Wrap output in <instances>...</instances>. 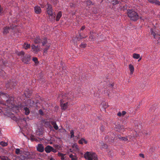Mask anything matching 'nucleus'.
<instances>
[{
	"label": "nucleus",
	"mask_w": 160,
	"mask_h": 160,
	"mask_svg": "<svg viewBox=\"0 0 160 160\" xmlns=\"http://www.w3.org/2000/svg\"><path fill=\"white\" fill-rule=\"evenodd\" d=\"M59 98H61L60 101L61 107L62 109L63 110L66 109L68 107V102H65L66 99H67L68 100H69V101H72V98H70L67 94L64 95L63 94L60 95L59 96Z\"/></svg>",
	"instance_id": "f257e3e1"
},
{
	"label": "nucleus",
	"mask_w": 160,
	"mask_h": 160,
	"mask_svg": "<svg viewBox=\"0 0 160 160\" xmlns=\"http://www.w3.org/2000/svg\"><path fill=\"white\" fill-rule=\"evenodd\" d=\"M127 11L128 16L131 20L136 21L138 19L139 16L136 12L130 9H128Z\"/></svg>",
	"instance_id": "f03ea898"
},
{
	"label": "nucleus",
	"mask_w": 160,
	"mask_h": 160,
	"mask_svg": "<svg viewBox=\"0 0 160 160\" xmlns=\"http://www.w3.org/2000/svg\"><path fill=\"white\" fill-rule=\"evenodd\" d=\"M84 158L88 160H97V156L94 152H86L84 154Z\"/></svg>",
	"instance_id": "7ed1b4c3"
},
{
	"label": "nucleus",
	"mask_w": 160,
	"mask_h": 160,
	"mask_svg": "<svg viewBox=\"0 0 160 160\" xmlns=\"http://www.w3.org/2000/svg\"><path fill=\"white\" fill-rule=\"evenodd\" d=\"M151 34L156 39H160V31L155 28L151 29Z\"/></svg>",
	"instance_id": "20e7f679"
},
{
	"label": "nucleus",
	"mask_w": 160,
	"mask_h": 160,
	"mask_svg": "<svg viewBox=\"0 0 160 160\" xmlns=\"http://www.w3.org/2000/svg\"><path fill=\"white\" fill-rule=\"evenodd\" d=\"M34 42L36 43H42L43 45H44L47 42V40L46 38H45L40 39L39 37H37L34 38Z\"/></svg>",
	"instance_id": "39448f33"
},
{
	"label": "nucleus",
	"mask_w": 160,
	"mask_h": 160,
	"mask_svg": "<svg viewBox=\"0 0 160 160\" xmlns=\"http://www.w3.org/2000/svg\"><path fill=\"white\" fill-rule=\"evenodd\" d=\"M45 7L46 8V11L48 14H52V13H53L52 6L48 3H47Z\"/></svg>",
	"instance_id": "423d86ee"
},
{
	"label": "nucleus",
	"mask_w": 160,
	"mask_h": 160,
	"mask_svg": "<svg viewBox=\"0 0 160 160\" xmlns=\"http://www.w3.org/2000/svg\"><path fill=\"white\" fill-rule=\"evenodd\" d=\"M30 59V56L29 55H26L22 58V60L24 63L28 64Z\"/></svg>",
	"instance_id": "0eeeda50"
},
{
	"label": "nucleus",
	"mask_w": 160,
	"mask_h": 160,
	"mask_svg": "<svg viewBox=\"0 0 160 160\" xmlns=\"http://www.w3.org/2000/svg\"><path fill=\"white\" fill-rule=\"evenodd\" d=\"M40 50V48L38 46L33 45L32 46V51L34 53H37Z\"/></svg>",
	"instance_id": "6e6552de"
},
{
	"label": "nucleus",
	"mask_w": 160,
	"mask_h": 160,
	"mask_svg": "<svg viewBox=\"0 0 160 160\" xmlns=\"http://www.w3.org/2000/svg\"><path fill=\"white\" fill-rule=\"evenodd\" d=\"M37 149L38 151L40 152H43L44 150L43 145L41 144H38L37 147Z\"/></svg>",
	"instance_id": "1a4fd4ad"
},
{
	"label": "nucleus",
	"mask_w": 160,
	"mask_h": 160,
	"mask_svg": "<svg viewBox=\"0 0 160 160\" xmlns=\"http://www.w3.org/2000/svg\"><path fill=\"white\" fill-rule=\"evenodd\" d=\"M14 28L13 27L11 26L10 28L9 27L6 26L3 29V33L4 34H7L8 32L11 29L13 30Z\"/></svg>",
	"instance_id": "9d476101"
},
{
	"label": "nucleus",
	"mask_w": 160,
	"mask_h": 160,
	"mask_svg": "<svg viewBox=\"0 0 160 160\" xmlns=\"http://www.w3.org/2000/svg\"><path fill=\"white\" fill-rule=\"evenodd\" d=\"M16 85V83L14 82H11V81L10 82L7 84L6 85L7 87L8 88L9 87L10 88L13 87L14 86H15Z\"/></svg>",
	"instance_id": "9b49d317"
},
{
	"label": "nucleus",
	"mask_w": 160,
	"mask_h": 160,
	"mask_svg": "<svg viewBox=\"0 0 160 160\" xmlns=\"http://www.w3.org/2000/svg\"><path fill=\"white\" fill-rule=\"evenodd\" d=\"M148 1L152 4H154L156 5L160 6V2L157 0H148Z\"/></svg>",
	"instance_id": "f8f14e48"
},
{
	"label": "nucleus",
	"mask_w": 160,
	"mask_h": 160,
	"mask_svg": "<svg viewBox=\"0 0 160 160\" xmlns=\"http://www.w3.org/2000/svg\"><path fill=\"white\" fill-rule=\"evenodd\" d=\"M34 11L35 13L37 14H40L41 12V8L39 6H36L34 7Z\"/></svg>",
	"instance_id": "ddd939ff"
},
{
	"label": "nucleus",
	"mask_w": 160,
	"mask_h": 160,
	"mask_svg": "<svg viewBox=\"0 0 160 160\" xmlns=\"http://www.w3.org/2000/svg\"><path fill=\"white\" fill-rule=\"evenodd\" d=\"M52 148V147L49 145H48L45 148V151L46 153H49L51 152Z\"/></svg>",
	"instance_id": "4468645a"
},
{
	"label": "nucleus",
	"mask_w": 160,
	"mask_h": 160,
	"mask_svg": "<svg viewBox=\"0 0 160 160\" xmlns=\"http://www.w3.org/2000/svg\"><path fill=\"white\" fill-rule=\"evenodd\" d=\"M49 15V19L50 21H53L55 20V13H52L51 14H48Z\"/></svg>",
	"instance_id": "2eb2a0df"
},
{
	"label": "nucleus",
	"mask_w": 160,
	"mask_h": 160,
	"mask_svg": "<svg viewBox=\"0 0 160 160\" xmlns=\"http://www.w3.org/2000/svg\"><path fill=\"white\" fill-rule=\"evenodd\" d=\"M13 98H9L7 100H6V104H7V105L9 106V105H10V104L12 105L13 102Z\"/></svg>",
	"instance_id": "dca6fc26"
},
{
	"label": "nucleus",
	"mask_w": 160,
	"mask_h": 160,
	"mask_svg": "<svg viewBox=\"0 0 160 160\" xmlns=\"http://www.w3.org/2000/svg\"><path fill=\"white\" fill-rule=\"evenodd\" d=\"M62 16V13L61 11H59L57 13L56 17V21H58Z\"/></svg>",
	"instance_id": "f3484780"
},
{
	"label": "nucleus",
	"mask_w": 160,
	"mask_h": 160,
	"mask_svg": "<svg viewBox=\"0 0 160 160\" xmlns=\"http://www.w3.org/2000/svg\"><path fill=\"white\" fill-rule=\"evenodd\" d=\"M69 157L71 158V160H78V158L75 154L74 155L70 154L69 155Z\"/></svg>",
	"instance_id": "a211bd4d"
},
{
	"label": "nucleus",
	"mask_w": 160,
	"mask_h": 160,
	"mask_svg": "<svg viewBox=\"0 0 160 160\" xmlns=\"http://www.w3.org/2000/svg\"><path fill=\"white\" fill-rule=\"evenodd\" d=\"M34 102L31 99H28L27 100V103L30 107L33 106L34 103Z\"/></svg>",
	"instance_id": "6ab92c4d"
},
{
	"label": "nucleus",
	"mask_w": 160,
	"mask_h": 160,
	"mask_svg": "<svg viewBox=\"0 0 160 160\" xmlns=\"http://www.w3.org/2000/svg\"><path fill=\"white\" fill-rule=\"evenodd\" d=\"M51 124L53 126L54 128L56 130L58 129V126L57 125L56 122L55 121H52L51 122Z\"/></svg>",
	"instance_id": "aec40b11"
},
{
	"label": "nucleus",
	"mask_w": 160,
	"mask_h": 160,
	"mask_svg": "<svg viewBox=\"0 0 160 160\" xmlns=\"http://www.w3.org/2000/svg\"><path fill=\"white\" fill-rule=\"evenodd\" d=\"M129 68L130 71V74H132L134 70L133 65L131 64H129Z\"/></svg>",
	"instance_id": "412c9836"
},
{
	"label": "nucleus",
	"mask_w": 160,
	"mask_h": 160,
	"mask_svg": "<svg viewBox=\"0 0 160 160\" xmlns=\"http://www.w3.org/2000/svg\"><path fill=\"white\" fill-rule=\"evenodd\" d=\"M30 44L25 43L22 46L23 48L25 49H27L30 48Z\"/></svg>",
	"instance_id": "4be33fe9"
},
{
	"label": "nucleus",
	"mask_w": 160,
	"mask_h": 160,
	"mask_svg": "<svg viewBox=\"0 0 160 160\" xmlns=\"http://www.w3.org/2000/svg\"><path fill=\"white\" fill-rule=\"evenodd\" d=\"M24 110L25 111V114L27 115H28L30 113V111L28 108L27 107H24Z\"/></svg>",
	"instance_id": "5701e85b"
},
{
	"label": "nucleus",
	"mask_w": 160,
	"mask_h": 160,
	"mask_svg": "<svg viewBox=\"0 0 160 160\" xmlns=\"http://www.w3.org/2000/svg\"><path fill=\"white\" fill-rule=\"evenodd\" d=\"M78 142L80 144H82L84 143L85 144H86L87 143V142L84 139L82 138Z\"/></svg>",
	"instance_id": "b1692460"
},
{
	"label": "nucleus",
	"mask_w": 160,
	"mask_h": 160,
	"mask_svg": "<svg viewBox=\"0 0 160 160\" xmlns=\"http://www.w3.org/2000/svg\"><path fill=\"white\" fill-rule=\"evenodd\" d=\"M132 57L133 58L138 59L140 58V55L139 54L134 53L133 54Z\"/></svg>",
	"instance_id": "393cba45"
},
{
	"label": "nucleus",
	"mask_w": 160,
	"mask_h": 160,
	"mask_svg": "<svg viewBox=\"0 0 160 160\" xmlns=\"http://www.w3.org/2000/svg\"><path fill=\"white\" fill-rule=\"evenodd\" d=\"M94 34V33L93 32H91L90 33V35L89 36V39L91 40H93L94 38V36L93 34Z\"/></svg>",
	"instance_id": "a878e982"
},
{
	"label": "nucleus",
	"mask_w": 160,
	"mask_h": 160,
	"mask_svg": "<svg viewBox=\"0 0 160 160\" xmlns=\"http://www.w3.org/2000/svg\"><path fill=\"white\" fill-rule=\"evenodd\" d=\"M84 4H87V5L88 6H89L92 4V2L90 0H88L87 2H85L84 3Z\"/></svg>",
	"instance_id": "bb28decb"
},
{
	"label": "nucleus",
	"mask_w": 160,
	"mask_h": 160,
	"mask_svg": "<svg viewBox=\"0 0 160 160\" xmlns=\"http://www.w3.org/2000/svg\"><path fill=\"white\" fill-rule=\"evenodd\" d=\"M111 136H112V137H111V138H109V142H112L114 140V137H113V136H114V135L113 133H112L111 134Z\"/></svg>",
	"instance_id": "cd10ccee"
},
{
	"label": "nucleus",
	"mask_w": 160,
	"mask_h": 160,
	"mask_svg": "<svg viewBox=\"0 0 160 160\" xmlns=\"http://www.w3.org/2000/svg\"><path fill=\"white\" fill-rule=\"evenodd\" d=\"M118 138L120 140L124 141H127L128 140L127 138L124 137H120L119 136H118Z\"/></svg>",
	"instance_id": "c85d7f7f"
},
{
	"label": "nucleus",
	"mask_w": 160,
	"mask_h": 160,
	"mask_svg": "<svg viewBox=\"0 0 160 160\" xmlns=\"http://www.w3.org/2000/svg\"><path fill=\"white\" fill-rule=\"evenodd\" d=\"M0 145L3 146H6L8 145V144L7 142H5L3 141H2L0 142Z\"/></svg>",
	"instance_id": "c756f323"
},
{
	"label": "nucleus",
	"mask_w": 160,
	"mask_h": 160,
	"mask_svg": "<svg viewBox=\"0 0 160 160\" xmlns=\"http://www.w3.org/2000/svg\"><path fill=\"white\" fill-rule=\"evenodd\" d=\"M36 134L37 135H38L40 136L43 134V132L42 131H40V130L39 129V131H37L36 132Z\"/></svg>",
	"instance_id": "7c9ffc66"
},
{
	"label": "nucleus",
	"mask_w": 160,
	"mask_h": 160,
	"mask_svg": "<svg viewBox=\"0 0 160 160\" xmlns=\"http://www.w3.org/2000/svg\"><path fill=\"white\" fill-rule=\"evenodd\" d=\"M1 158L2 160H10L8 157L5 156H2Z\"/></svg>",
	"instance_id": "2f4dec72"
},
{
	"label": "nucleus",
	"mask_w": 160,
	"mask_h": 160,
	"mask_svg": "<svg viewBox=\"0 0 160 160\" xmlns=\"http://www.w3.org/2000/svg\"><path fill=\"white\" fill-rule=\"evenodd\" d=\"M21 151L19 149L17 148L15 150V153L17 154H21L20 153Z\"/></svg>",
	"instance_id": "473e14b6"
},
{
	"label": "nucleus",
	"mask_w": 160,
	"mask_h": 160,
	"mask_svg": "<svg viewBox=\"0 0 160 160\" xmlns=\"http://www.w3.org/2000/svg\"><path fill=\"white\" fill-rule=\"evenodd\" d=\"M118 1L117 0H113L112 1V4L113 5L118 4Z\"/></svg>",
	"instance_id": "72a5a7b5"
},
{
	"label": "nucleus",
	"mask_w": 160,
	"mask_h": 160,
	"mask_svg": "<svg viewBox=\"0 0 160 160\" xmlns=\"http://www.w3.org/2000/svg\"><path fill=\"white\" fill-rule=\"evenodd\" d=\"M32 60L33 61V62H34L36 64H37L38 63V59L37 58H36V57L33 58V59H32Z\"/></svg>",
	"instance_id": "f704fd0d"
},
{
	"label": "nucleus",
	"mask_w": 160,
	"mask_h": 160,
	"mask_svg": "<svg viewBox=\"0 0 160 160\" xmlns=\"http://www.w3.org/2000/svg\"><path fill=\"white\" fill-rule=\"evenodd\" d=\"M70 133L71 134V138H73L74 137V132L73 130H72L70 131Z\"/></svg>",
	"instance_id": "c9c22d12"
},
{
	"label": "nucleus",
	"mask_w": 160,
	"mask_h": 160,
	"mask_svg": "<svg viewBox=\"0 0 160 160\" xmlns=\"http://www.w3.org/2000/svg\"><path fill=\"white\" fill-rule=\"evenodd\" d=\"M25 53L23 51H22L18 52V56H23L24 55Z\"/></svg>",
	"instance_id": "e433bc0d"
},
{
	"label": "nucleus",
	"mask_w": 160,
	"mask_h": 160,
	"mask_svg": "<svg viewBox=\"0 0 160 160\" xmlns=\"http://www.w3.org/2000/svg\"><path fill=\"white\" fill-rule=\"evenodd\" d=\"M50 47V45L47 46L45 48V49L44 50V52L46 53L48 50L49 48Z\"/></svg>",
	"instance_id": "4c0bfd02"
},
{
	"label": "nucleus",
	"mask_w": 160,
	"mask_h": 160,
	"mask_svg": "<svg viewBox=\"0 0 160 160\" xmlns=\"http://www.w3.org/2000/svg\"><path fill=\"white\" fill-rule=\"evenodd\" d=\"M87 44L85 43H81L80 46L81 48H84L86 46Z\"/></svg>",
	"instance_id": "58836bf2"
},
{
	"label": "nucleus",
	"mask_w": 160,
	"mask_h": 160,
	"mask_svg": "<svg viewBox=\"0 0 160 160\" xmlns=\"http://www.w3.org/2000/svg\"><path fill=\"white\" fill-rule=\"evenodd\" d=\"M39 112L40 115H42L43 114V112L41 109H40L39 110Z\"/></svg>",
	"instance_id": "ea45409f"
},
{
	"label": "nucleus",
	"mask_w": 160,
	"mask_h": 160,
	"mask_svg": "<svg viewBox=\"0 0 160 160\" xmlns=\"http://www.w3.org/2000/svg\"><path fill=\"white\" fill-rule=\"evenodd\" d=\"M51 151L52 152H53L55 153L57 152V150L56 149H54L52 147Z\"/></svg>",
	"instance_id": "a19ab883"
},
{
	"label": "nucleus",
	"mask_w": 160,
	"mask_h": 160,
	"mask_svg": "<svg viewBox=\"0 0 160 160\" xmlns=\"http://www.w3.org/2000/svg\"><path fill=\"white\" fill-rule=\"evenodd\" d=\"M31 140L32 141H37L38 140L36 138H35L34 137L31 138Z\"/></svg>",
	"instance_id": "79ce46f5"
},
{
	"label": "nucleus",
	"mask_w": 160,
	"mask_h": 160,
	"mask_svg": "<svg viewBox=\"0 0 160 160\" xmlns=\"http://www.w3.org/2000/svg\"><path fill=\"white\" fill-rule=\"evenodd\" d=\"M65 155L63 154L62 156H61V159L62 160H64L65 159V157H64Z\"/></svg>",
	"instance_id": "37998d69"
},
{
	"label": "nucleus",
	"mask_w": 160,
	"mask_h": 160,
	"mask_svg": "<svg viewBox=\"0 0 160 160\" xmlns=\"http://www.w3.org/2000/svg\"><path fill=\"white\" fill-rule=\"evenodd\" d=\"M76 149V151L79 152V149L78 148V147L77 146H76L75 147Z\"/></svg>",
	"instance_id": "c03bdc74"
},
{
	"label": "nucleus",
	"mask_w": 160,
	"mask_h": 160,
	"mask_svg": "<svg viewBox=\"0 0 160 160\" xmlns=\"http://www.w3.org/2000/svg\"><path fill=\"white\" fill-rule=\"evenodd\" d=\"M63 154L62 153H61V152H59L58 153V156L59 157H61V156H62Z\"/></svg>",
	"instance_id": "a18cd8bd"
},
{
	"label": "nucleus",
	"mask_w": 160,
	"mask_h": 160,
	"mask_svg": "<svg viewBox=\"0 0 160 160\" xmlns=\"http://www.w3.org/2000/svg\"><path fill=\"white\" fill-rule=\"evenodd\" d=\"M104 129V127L102 126L101 127H100V129L102 131H103Z\"/></svg>",
	"instance_id": "49530a36"
},
{
	"label": "nucleus",
	"mask_w": 160,
	"mask_h": 160,
	"mask_svg": "<svg viewBox=\"0 0 160 160\" xmlns=\"http://www.w3.org/2000/svg\"><path fill=\"white\" fill-rule=\"evenodd\" d=\"M85 26H82V27L81 29H80V31L82 30H84L85 29Z\"/></svg>",
	"instance_id": "de8ad7c7"
},
{
	"label": "nucleus",
	"mask_w": 160,
	"mask_h": 160,
	"mask_svg": "<svg viewBox=\"0 0 160 160\" xmlns=\"http://www.w3.org/2000/svg\"><path fill=\"white\" fill-rule=\"evenodd\" d=\"M126 113V112L125 111H123L122 113V116L125 115Z\"/></svg>",
	"instance_id": "09e8293b"
},
{
	"label": "nucleus",
	"mask_w": 160,
	"mask_h": 160,
	"mask_svg": "<svg viewBox=\"0 0 160 160\" xmlns=\"http://www.w3.org/2000/svg\"><path fill=\"white\" fill-rule=\"evenodd\" d=\"M139 156L142 158H144V155L143 154H140Z\"/></svg>",
	"instance_id": "8fccbe9b"
},
{
	"label": "nucleus",
	"mask_w": 160,
	"mask_h": 160,
	"mask_svg": "<svg viewBox=\"0 0 160 160\" xmlns=\"http://www.w3.org/2000/svg\"><path fill=\"white\" fill-rule=\"evenodd\" d=\"M122 115V113L120 112H118V115L119 116H121Z\"/></svg>",
	"instance_id": "3c124183"
},
{
	"label": "nucleus",
	"mask_w": 160,
	"mask_h": 160,
	"mask_svg": "<svg viewBox=\"0 0 160 160\" xmlns=\"http://www.w3.org/2000/svg\"><path fill=\"white\" fill-rule=\"evenodd\" d=\"M79 36H80V39H82V38H84V37H82L81 36V35L80 33H79Z\"/></svg>",
	"instance_id": "603ef678"
},
{
	"label": "nucleus",
	"mask_w": 160,
	"mask_h": 160,
	"mask_svg": "<svg viewBox=\"0 0 160 160\" xmlns=\"http://www.w3.org/2000/svg\"><path fill=\"white\" fill-rule=\"evenodd\" d=\"M120 128H121V130L124 129V128L123 126H120Z\"/></svg>",
	"instance_id": "864d4df0"
},
{
	"label": "nucleus",
	"mask_w": 160,
	"mask_h": 160,
	"mask_svg": "<svg viewBox=\"0 0 160 160\" xmlns=\"http://www.w3.org/2000/svg\"><path fill=\"white\" fill-rule=\"evenodd\" d=\"M110 86H111L112 87H113L114 86L113 84H111L110 85Z\"/></svg>",
	"instance_id": "5fc2aeb1"
},
{
	"label": "nucleus",
	"mask_w": 160,
	"mask_h": 160,
	"mask_svg": "<svg viewBox=\"0 0 160 160\" xmlns=\"http://www.w3.org/2000/svg\"><path fill=\"white\" fill-rule=\"evenodd\" d=\"M49 160H54V159L52 158H50Z\"/></svg>",
	"instance_id": "6e6d98bb"
},
{
	"label": "nucleus",
	"mask_w": 160,
	"mask_h": 160,
	"mask_svg": "<svg viewBox=\"0 0 160 160\" xmlns=\"http://www.w3.org/2000/svg\"><path fill=\"white\" fill-rule=\"evenodd\" d=\"M141 58H140L138 60V61H139L141 60Z\"/></svg>",
	"instance_id": "4d7b16f0"
},
{
	"label": "nucleus",
	"mask_w": 160,
	"mask_h": 160,
	"mask_svg": "<svg viewBox=\"0 0 160 160\" xmlns=\"http://www.w3.org/2000/svg\"><path fill=\"white\" fill-rule=\"evenodd\" d=\"M2 94H4V93H2Z\"/></svg>",
	"instance_id": "13d9d810"
},
{
	"label": "nucleus",
	"mask_w": 160,
	"mask_h": 160,
	"mask_svg": "<svg viewBox=\"0 0 160 160\" xmlns=\"http://www.w3.org/2000/svg\"><path fill=\"white\" fill-rule=\"evenodd\" d=\"M0 110H1V109H0Z\"/></svg>",
	"instance_id": "bf43d9fd"
}]
</instances>
